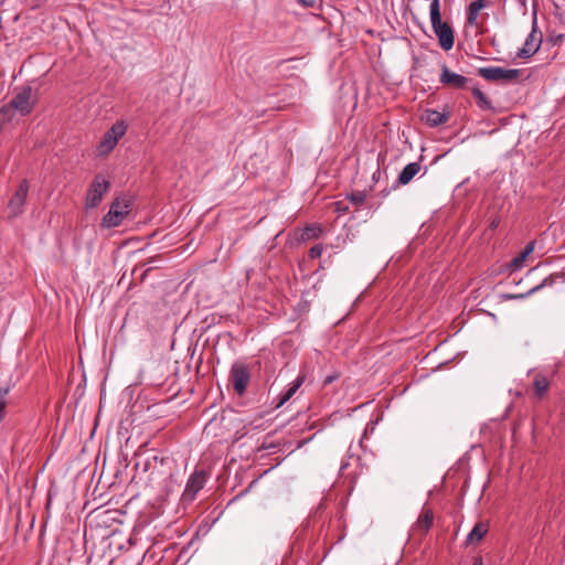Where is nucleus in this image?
<instances>
[{"label":"nucleus","mask_w":565,"mask_h":565,"mask_svg":"<svg viewBox=\"0 0 565 565\" xmlns=\"http://www.w3.org/2000/svg\"><path fill=\"white\" fill-rule=\"evenodd\" d=\"M9 387H0V423L4 419L7 414V396Z\"/></svg>","instance_id":"5701e85b"},{"label":"nucleus","mask_w":565,"mask_h":565,"mask_svg":"<svg viewBox=\"0 0 565 565\" xmlns=\"http://www.w3.org/2000/svg\"><path fill=\"white\" fill-rule=\"evenodd\" d=\"M230 381L234 391L238 395H243L250 382V370L248 365L242 362H235L230 372Z\"/></svg>","instance_id":"0eeeda50"},{"label":"nucleus","mask_w":565,"mask_h":565,"mask_svg":"<svg viewBox=\"0 0 565 565\" xmlns=\"http://www.w3.org/2000/svg\"><path fill=\"white\" fill-rule=\"evenodd\" d=\"M109 189L110 182L103 174L95 175L87 190L85 209L90 210L96 207L102 202L104 195L108 192Z\"/></svg>","instance_id":"423d86ee"},{"label":"nucleus","mask_w":565,"mask_h":565,"mask_svg":"<svg viewBox=\"0 0 565 565\" xmlns=\"http://www.w3.org/2000/svg\"><path fill=\"white\" fill-rule=\"evenodd\" d=\"M439 82L444 86L450 88L465 89L467 85L471 82V79L463 75L451 72L446 64H443Z\"/></svg>","instance_id":"9d476101"},{"label":"nucleus","mask_w":565,"mask_h":565,"mask_svg":"<svg viewBox=\"0 0 565 565\" xmlns=\"http://www.w3.org/2000/svg\"><path fill=\"white\" fill-rule=\"evenodd\" d=\"M434 522V512L430 508L424 507L422 512L417 519V521L412 526V532L414 535L423 539L429 532Z\"/></svg>","instance_id":"f8f14e48"},{"label":"nucleus","mask_w":565,"mask_h":565,"mask_svg":"<svg viewBox=\"0 0 565 565\" xmlns=\"http://www.w3.org/2000/svg\"><path fill=\"white\" fill-rule=\"evenodd\" d=\"M420 168L422 167L419 162H411L406 164L397 178V184H408L413 180V178L420 171Z\"/></svg>","instance_id":"2eb2a0df"},{"label":"nucleus","mask_w":565,"mask_h":565,"mask_svg":"<svg viewBox=\"0 0 565 565\" xmlns=\"http://www.w3.org/2000/svg\"><path fill=\"white\" fill-rule=\"evenodd\" d=\"M486 6V0H473L470 2L467 9V23L470 25L477 24L479 12Z\"/></svg>","instance_id":"a211bd4d"},{"label":"nucleus","mask_w":565,"mask_h":565,"mask_svg":"<svg viewBox=\"0 0 565 565\" xmlns=\"http://www.w3.org/2000/svg\"><path fill=\"white\" fill-rule=\"evenodd\" d=\"M533 388L535 397L543 398L550 388L548 379L542 373H536L533 379Z\"/></svg>","instance_id":"dca6fc26"},{"label":"nucleus","mask_w":565,"mask_h":565,"mask_svg":"<svg viewBox=\"0 0 565 565\" xmlns=\"http://www.w3.org/2000/svg\"><path fill=\"white\" fill-rule=\"evenodd\" d=\"M127 124L124 120H117L103 136L97 146L98 156H108L117 146L127 131Z\"/></svg>","instance_id":"20e7f679"},{"label":"nucleus","mask_w":565,"mask_h":565,"mask_svg":"<svg viewBox=\"0 0 565 565\" xmlns=\"http://www.w3.org/2000/svg\"><path fill=\"white\" fill-rule=\"evenodd\" d=\"M322 252H323V245L317 244L309 249L308 256L310 259H316L321 256Z\"/></svg>","instance_id":"393cba45"},{"label":"nucleus","mask_w":565,"mask_h":565,"mask_svg":"<svg viewBox=\"0 0 565 565\" xmlns=\"http://www.w3.org/2000/svg\"><path fill=\"white\" fill-rule=\"evenodd\" d=\"M38 103L36 93L30 85H24L17 89L12 99L0 108V122L10 121L14 113H19L21 116L30 115Z\"/></svg>","instance_id":"f257e3e1"},{"label":"nucleus","mask_w":565,"mask_h":565,"mask_svg":"<svg viewBox=\"0 0 565 565\" xmlns=\"http://www.w3.org/2000/svg\"><path fill=\"white\" fill-rule=\"evenodd\" d=\"M565 39V35L564 34H558V35H553V36H550L548 41L553 44V45H557V44H561Z\"/></svg>","instance_id":"a878e982"},{"label":"nucleus","mask_w":565,"mask_h":565,"mask_svg":"<svg viewBox=\"0 0 565 565\" xmlns=\"http://www.w3.org/2000/svg\"><path fill=\"white\" fill-rule=\"evenodd\" d=\"M296 60H297V58H296V57H294V56H287V57H285V63H286V62H292V61H296Z\"/></svg>","instance_id":"7c9ffc66"},{"label":"nucleus","mask_w":565,"mask_h":565,"mask_svg":"<svg viewBox=\"0 0 565 565\" xmlns=\"http://www.w3.org/2000/svg\"><path fill=\"white\" fill-rule=\"evenodd\" d=\"M29 193V182L26 179H23L12 198L8 203L9 216L17 217L22 214L24 211V204L26 202Z\"/></svg>","instance_id":"6e6552de"},{"label":"nucleus","mask_w":565,"mask_h":565,"mask_svg":"<svg viewBox=\"0 0 565 565\" xmlns=\"http://www.w3.org/2000/svg\"><path fill=\"white\" fill-rule=\"evenodd\" d=\"M305 381H306V374L300 373L296 377V380L290 383L289 388L285 392V403L287 401H289L296 394V392L300 388V386L305 383Z\"/></svg>","instance_id":"4be33fe9"},{"label":"nucleus","mask_w":565,"mask_h":565,"mask_svg":"<svg viewBox=\"0 0 565 565\" xmlns=\"http://www.w3.org/2000/svg\"><path fill=\"white\" fill-rule=\"evenodd\" d=\"M429 9L431 26L438 38L440 47L445 51L451 50L455 43V35L451 26L447 22L441 21L439 0H433Z\"/></svg>","instance_id":"f03ea898"},{"label":"nucleus","mask_w":565,"mask_h":565,"mask_svg":"<svg viewBox=\"0 0 565 565\" xmlns=\"http://www.w3.org/2000/svg\"><path fill=\"white\" fill-rule=\"evenodd\" d=\"M471 92L479 108L483 110H490L493 108L491 100L478 87H473Z\"/></svg>","instance_id":"aec40b11"},{"label":"nucleus","mask_w":565,"mask_h":565,"mask_svg":"<svg viewBox=\"0 0 565 565\" xmlns=\"http://www.w3.org/2000/svg\"><path fill=\"white\" fill-rule=\"evenodd\" d=\"M478 75L489 82L513 83L519 81V78L523 75V71L518 68L488 66L480 67L478 70Z\"/></svg>","instance_id":"39448f33"},{"label":"nucleus","mask_w":565,"mask_h":565,"mask_svg":"<svg viewBox=\"0 0 565 565\" xmlns=\"http://www.w3.org/2000/svg\"><path fill=\"white\" fill-rule=\"evenodd\" d=\"M472 565H483V561L481 557H475Z\"/></svg>","instance_id":"cd10ccee"},{"label":"nucleus","mask_w":565,"mask_h":565,"mask_svg":"<svg viewBox=\"0 0 565 565\" xmlns=\"http://www.w3.org/2000/svg\"><path fill=\"white\" fill-rule=\"evenodd\" d=\"M489 525L484 522H478L470 533L467 535L466 544H473L480 542L484 535L488 533Z\"/></svg>","instance_id":"f3484780"},{"label":"nucleus","mask_w":565,"mask_h":565,"mask_svg":"<svg viewBox=\"0 0 565 565\" xmlns=\"http://www.w3.org/2000/svg\"><path fill=\"white\" fill-rule=\"evenodd\" d=\"M206 482V473L204 470H195L186 481V486L183 492L185 500H194L198 492L203 489Z\"/></svg>","instance_id":"9b49d317"},{"label":"nucleus","mask_w":565,"mask_h":565,"mask_svg":"<svg viewBox=\"0 0 565 565\" xmlns=\"http://www.w3.org/2000/svg\"><path fill=\"white\" fill-rule=\"evenodd\" d=\"M282 406V395L277 396V407Z\"/></svg>","instance_id":"c85d7f7f"},{"label":"nucleus","mask_w":565,"mask_h":565,"mask_svg":"<svg viewBox=\"0 0 565 565\" xmlns=\"http://www.w3.org/2000/svg\"><path fill=\"white\" fill-rule=\"evenodd\" d=\"M322 233V227L319 224H310L302 230L296 231L294 237L296 241H309L318 238Z\"/></svg>","instance_id":"4468645a"},{"label":"nucleus","mask_w":565,"mask_h":565,"mask_svg":"<svg viewBox=\"0 0 565 565\" xmlns=\"http://www.w3.org/2000/svg\"><path fill=\"white\" fill-rule=\"evenodd\" d=\"M535 248V241H531L527 243V245L524 247V249L520 253L519 256H516L512 263H511V267L513 269H519L522 267L524 260L526 259V257L534 250Z\"/></svg>","instance_id":"6ab92c4d"},{"label":"nucleus","mask_w":565,"mask_h":565,"mask_svg":"<svg viewBox=\"0 0 565 565\" xmlns=\"http://www.w3.org/2000/svg\"><path fill=\"white\" fill-rule=\"evenodd\" d=\"M339 377V374L338 373H333L331 375H328L324 381H323V385L327 386L329 384H331L333 381L338 380Z\"/></svg>","instance_id":"bb28decb"},{"label":"nucleus","mask_w":565,"mask_h":565,"mask_svg":"<svg viewBox=\"0 0 565 565\" xmlns=\"http://www.w3.org/2000/svg\"><path fill=\"white\" fill-rule=\"evenodd\" d=\"M541 43H542V33L540 31H537L536 22L534 21L533 29H532L531 33L529 34V36L526 38V41H525L523 47H521L518 51L516 56L520 58H529V57L533 56L540 50Z\"/></svg>","instance_id":"1a4fd4ad"},{"label":"nucleus","mask_w":565,"mask_h":565,"mask_svg":"<svg viewBox=\"0 0 565 565\" xmlns=\"http://www.w3.org/2000/svg\"><path fill=\"white\" fill-rule=\"evenodd\" d=\"M348 198L353 204L362 205L366 200V193L364 191H355L352 192Z\"/></svg>","instance_id":"b1692460"},{"label":"nucleus","mask_w":565,"mask_h":565,"mask_svg":"<svg viewBox=\"0 0 565 565\" xmlns=\"http://www.w3.org/2000/svg\"><path fill=\"white\" fill-rule=\"evenodd\" d=\"M557 279H562L565 282V273L551 274L548 277L544 278L540 285L533 287L530 292H535L544 287H551Z\"/></svg>","instance_id":"412c9836"},{"label":"nucleus","mask_w":565,"mask_h":565,"mask_svg":"<svg viewBox=\"0 0 565 565\" xmlns=\"http://www.w3.org/2000/svg\"><path fill=\"white\" fill-rule=\"evenodd\" d=\"M152 269V267H149L147 269L143 270L142 275H141V279H143L146 277V275Z\"/></svg>","instance_id":"c756f323"},{"label":"nucleus","mask_w":565,"mask_h":565,"mask_svg":"<svg viewBox=\"0 0 565 565\" xmlns=\"http://www.w3.org/2000/svg\"><path fill=\"white\" fill-rule=\"evenodd\" d=\"M132 207V201L129 198H116L109 207L108 213L103 217L100 226L114 228L119 226L129 215Z\"/></svg>","instance_id":"7ed1b4c3"},{"label":"nucleus","mask_w":565,"mask_h":565,"mask_svg":"<svg viewBox=\"0 0 565 565\" xmlns=\"http://www.w3.org/2000/svg\"><path fill=\"white\" fill-rule=\"evenodd\" d=\"M422 119L429 126V127H438L440 125H444L449 119L448 113H440L435 109H426L422 116Z\"/></svg>","instance_id":"ddd939ff"}]
</instances>
